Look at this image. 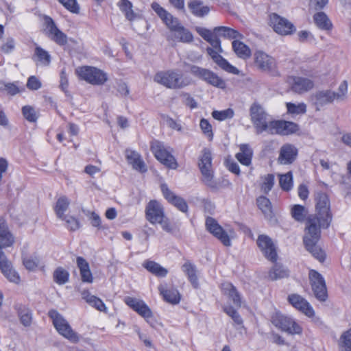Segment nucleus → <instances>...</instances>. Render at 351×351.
I'll return each mask as SVG.
<instances>
[{
	"label": "nucleus",
	"instance_id": "nucleus-1",
	"mask_svg": "<svg viewBox=\"0 0 351 351\" xmlns=\"http://www.w3.org/2000/svg\"><path fill=\"white\" fill-rule=\"evenodd\" d=\"M322 221H306L305 225V234L303 238L304 245L306 250L309 252L312 256L319 262L325 261V252L317 245L320 237V226ZM328 226V221H322Z\"/></svg>",
	"mask_w": 351,
	"mask_h": 351
},
{
	"label": "nucleus",
	"instance_id": "nucleus-2",
	"mask_svg": "<svg viewBox=\"0 0 351 351\" xmlns=\"http://www.w3.org/2000/svg\"><path fill=\"white\" fill-rule=\"evenodd\" d=\"M154 81L170 89H181L191 84V80L189 77L184 76L176 69L157 72L154 76Z\"/></svg>",
	"mask_w": 351,
	"mask_h": 351
},
{
	"label": "nucleus",
	"instance_id": "nucleus-3",
	"mask_svg": "<svg viewBox=\"0 0 351 351\" xmlns=\"http://www.w3.org/2000/svg\"><path fill=\"white\" fill-rule=\"evenodd\" d=\"M48 315L59 335L71 343H76L80 341V335L72 328L69 322L62 314L53 309L49 311Z\"/></svg>",
	"mask_w": 351,
	"mask_h": 351
},
{
	"label": "nucleus",
	"instance_id": "nucleus-4",
	"mask_svg": "<svg viewBox=\"0 0 351 351\" xmlns=\"http://www.w3.org/2000/svg\"><path fill=\"white\" fill-rule=\"evenodd\" d=\"M212 152L208 148H204L199 158L198 166L202 174V182L212 189L218 187V182L215 179L212 165Z\"/></svg>",
	"mask_w": 351,
	"mask_h": 351
},
{
	"label": "nucleus",
	"instance_id": "nucleus-5",
	"mask_svg": "<svg viewBox=\"0 0 351 351\" xmlns=\"http://www.w3.org/2000/svg\"><path fill=\"white\" fill-rule=\"evenodd\" d=\"M250 113L256 134H259L264 132L271 133L274 120L270 118L261 105L253 104L250 107Z\"/></svg>",
	"mask_w": 351,
	"mask_h": 351
},
{
	"label": "nucleus",
	"instance_id": "nucleus-6",
	"mask_svg": "<svg viewBox=\"0 0 351 351\" xmlns=\"http://www.w3.org/2000/svg\"><path fill=\"white\" fill-rule=\"evenodd\" d=\"M75 73L81 80L96 86L104 84L108 80L106 73L91 66H82L75 69Z\"/></svg>",
	"mask_w": 351,
	"mask_h": 351
},
{
	"label": "nucleus",
	"instance_id": "nucleus-7",
	"mask_svg": "<svg viewBox=\"0 0 351 351\" xmlns=\"http://www.w3.org/2000/svg\"><path fill=\"white\" fill-rule=\"evenodd\" d=\"M271 320L276 328L290 335H301L302 333V326L291 317L275 312L272 315Z\"/></svg>",
	"mask_w": 351,
	"mask_h": 351
},
{
	"label": "nucleus",
	"instance_id": "nucleus-8",
	"mask_svg": "<svg viewBox=\"0 0 351 351\" xmlns=\"http://www.w3.org/2000/svg\"><path fill=\"white\" fill-rule=\"evenodd\" d=\"M151 150L156 158L168 168L176 169L178 167L176 158L162 143L153 141Z\"/></svg>",
	"mask_w": 351,
	"mask_h": 351
},
{
	"label": "nucleus",
	"instance_id": "nucleus-9",
	"mask_svg": "<svg viewBox=\"0 0 351 351\" xmlns=\"http://www.w3.org/2000/svg\"><path fill=\"white\" fill-rule=\"evenodd\" d=\"M124 302L129 307L144 318L151 326H154L152 311L143 300L128 296L125 298Z\"/></svg>",
	"mask_w": 351,
	"mask_h": 351
},
{
	"label": "nucleus",
	"instance_id": "nucleus-10",
	"mask_svg": "<svg viewBox=\"0 0 351 351\" xmlns=\"http://www.w3.org/2000/svg\"><path fill=\"white\" fill-rule=\"evenodd\" d=\"M309 281L315 298L324 302L328 298L326 282L321 274L314 269H310L308 272Z\"/></svg>",
	"mask_w": 351,
	"mask_h": 351
},
{
	"label": "nucleus",
	"instance_id": "nucleus-11",
	"mask_svg": "<svg viewBox=\"0 0 351 351\" xmlns=\"http://www.w3.org/2000/svg\"><path fill=\"white\" fill-rule=\"evenodd\" d=\"M190 71L194 75L213 86L221 89H224L226 87V82L216 73L208 69L192 66Z\"/></svg>",
	"mask_w": 351,
	"mask_h": 351
},
{
	"label": "nucleus",
	"instance_id": "nucleus-12",
	"mask_svg": "<svg viewBox=\"0 0 351 351\" xmlns=\"http://www.w3.org/2000/svg\"><path fill=\"white\" fill-rule=\"evenodd\" d=\"M44 32L47 37L59 45H64L67 43V36L58 28L53 20L47 16L44 18Z\"/></svg>",
	"mask_w": 351,
	"mask_h": 351
},
{
	"label": "nucleus",
	"instance_id": "nucleus-13",
	"mask_svg": "<svg viewBox=\"0 0 351 351\" xmlns=\"http://www.w3.org/2000/svg\"><path fill=\"white\" fill-rule=\"evenodd\" d=\"M256 243L258 248L267 259L272 262L276 261L278 247L271 238L265 234H261L258 236Z\"/></svg>",
	"mask_w": 351,
	"mask_h": 351
},
{
	"label": "nucleus",
	"instance_id": "nucleus-14",
	"mask_svg": "<svg viewBox=\"0 0 351 351\" xmlns=\"http://www.w3.org/2000/svg\"><path fill=\"white\" fill-rule=\"evenodd\" d=\"M289 303L295 309L304 314L308 317L315 316V311L310 303L302 295L291 293L287 297Z\"/></svg>",
	"mask_w": 351,
	"mask_h": 351
},
{
	"label": "nucleus",
	"instance_id": "nucleus-15",
	"mask_svg": "<svg viewBox=\"0 0 351 351\" xmlns=\"http://www.w3.org/2000/svg\"><path fill=\"white\" fill-rule=\"evenodd\" d=\"M315 208L318 215L317 219H329L332 217L330 210V203L328 195L324 193H319L315 197Z\"/></svg>",
	"mask_w": 351,
	"mask_h": 351
},
{
	"label": "nucleus",
	"instance_id": "nucleus-16",
	"mask_svg": "<svg viewBox=\"0 0 351 351\" xmlns=\"http://www.w3.org/2000/svg\"><path fill=\"white\" fill-rule=\"evenodd\" d=\"M0 271L3 276L10 282L19 284L21 278L12 263L8 260L5 254H0Z\"/></svg>",
	"mask_w": 351,
	"mask_h": 351
},
{
	"label": "nucleus",
	"instance_id": "nucleus-17",
	"mask_svg": "<svg viewBox=\"0 0 351 351\" xmlns=\"http://www.w3.org/2000/svg\"><path fill=\"white\" fill-rule=\"evenodd\" d=\"M254 60L255 66L262 71L271 72L276 68L274 58L264 51H256L254 54Z\"/></svg>",
	"mask_w": 351,
	"mask_h": 351
},
{
	"label": "nucleus",
	"instance_id": "nucleus-18",
	"mask_svg": "<svg viewBox=\"0 0 351 351\" xmlns=\"http://www.w3.org/2000/svg\"><path fill=\"white\" fill-rule=\"evenodd\" d=\"M270 25L278 34L288 35L295 31L292 23L276 14L270 15Z\"/></svg>",
	"mask_w": 351,
	"mask_h": 351
},
{
	"label": "nucleus",
	"instance_id": "nucleus-19",
	"mask_svg": "<svg viewBox=\"0 0 351 351\" xmlns=\"http://www.w3.org/2000/svg\"><path fill=\"white\" fill-rule=\"evenodd\" d=\"M161 191L164 197L172 205L176 206L182 212H186L188 205L186 201L181 197L176 195L171 191L166 184H162L160 186Z\"/></svg>",
	"mask_w": 351,
	"mask_h": 351
},
{
	"label": "nucleus",
	"instance_id": "nucleus-20",
	"mask_svg": "<svg viewBox=\"0 0 351 351\" xmlns=\"http://www.w3.org/2000/svg\"><path fill=\"white\" fill-rule=\"evenodd\" d=\"M221 51H219V49H215L211 47L207 48L208 55L221 69L228 73L238 75L239 73V70L230 64L226 59L219 55V53Z\"/></svg>",
	"mask_w": 351,
	"mask_h": 351
},
{
	"label": "nucleus",
	"instance_id": "nucleus-21",
	"mask_svg": "<svg viewBox=\"0 0 351 351\" xmlns=\"http://www.w3.org/2000/svg\"><path fill=\"white\" fill-rule=\"evenodd\" d=\"M298 124L292 121L274 120L271 134L289 135L298 130Z\"/></svg>",
	"mask_w": 351,
	"mask_h": 351
},
{
	"label": "nucleus",
	"instance_id": "nucleus-22",
	"mask_svg": "<svg viewBox=\"0 0 351 351\" xmlns=\"http://www.w3.org/2000/svg\"><path fill=\"white\" fill-rule=\"evenodd\" d=\"M311 99L316 110H319L323 106L335 101L334 91L330 89L317 91L312 95Z\"/></svg>",
	"mask_w": 351,
	"mask_h": 351
},
{
	"label": "nucleus",
	"instance_id": "nucleus-23",
	"mask_svg": "<svg viewBox=\"0 0 351 351\" xmlns=\"http://www.w3.org/2000/svg\"><path fill=\"white\" fill-rule=\"evenodd\" d=\"M206 229L224 245H231L230 237L226 230L217 223V221H206Z\"/></svg>",
	"mask_w": 351,
	"mask_h": 351
},
{
	"label": "nucleus",
	"instance_id": "nucleus-24",
	"mask_svg": "<svg viewBox=\"0 0 351 351\" xmlns=\"http://www.w3.org/2000/svg\"><path fill=\"white\" fill-rule=\"evenodd\" d=\"M297 155L298 149L294 145L285 144L280 149L278 162L280 165H290L295 160Z\"/></svg>",
	"mask_w": 351,
	"mask_h": 351
},
{
	"label": "nucleus",
	"instance_id": "nucleus-25",
	"mask_svg": "<svg viewBox=\"0 0 351 351\" xmlns=\"http://www.w3.org/2000/svg\"><path fill=\"white\" fill-rule=\"evenodd\" d=\"M118 7L126 19L130 22L143 19L142 11L138 9L134 10L132 2L128 0H121L118 3Z\"/></svg>",
	"mask_w": 351,
	"mask_h": 351
},
{
	"label": "nucleus",
	"instance_id": "nucleus-26",
	"mask_svg": "<svg viewBox=\"0 0 351 351\" xmlns=\"http://www.w3.org/2000/svg\"><path fill=\"white\" fill-rule=\"evenodd\" d=\"M288 83L294 92L300 94L312 89L314 86L312 80L301 77H290L288 79Z\"/></svg>",
	"mask_w": 351,
	"mask_h": 351
},
{
	"label": "nucleus",
	"instance_id": "nucleus-27",
	"mask_svg": "<svg viewBox=\"0 0 351 351\" xmlns=\"http://www.w3.org/2000/svg\"><path fill=\"white\" fill-rule=\"evenodd\" d=\"M187 7L190 13L198 18L208 16L211 10L210 6L202 0H190L187 3Z\"/></svg>",
	"mask_w": 351,
	"mask_h": 351
},
{
	"label": "nucleus",
	"instance_id": "nucleus-28",
	"mask_svg": "<svg viewBox=\"0 0 351 351\" xmlns=\"http://www.w3.org/2000/svg\"><path fill=\"white\" fill-rule=\"evenodd\" d=\"M167 40L173 43H190L193 40L192 33L182 25L167 36Z\"/></svg>",
	"mask_w": 351,
	"mask_h": 351
},
{
	"label": "nucleus",
	"instance_id": "nucleus-29",
	"mask_svg": "<svg viewBox=\"0 0 351 351\" xmlns=\"http://www.w3.org/2000/svg\"><path fill=\"white\" fill-rule=\"evenodd\" d=\"M15 242V237L10 232L6 224L0 221V254H5L3 248L10 247Z\"/></svg>",
	"mask_w": 351,
	"mask_h": 351
},
{
	"label": "nucleus",
	"instance_id": "nucleus-30",
	"mask_svg": "<svg viewBox=\"0 0 351 351\" xmlns=\"http://www.w3.org/2000/svg\"><path fill=\"white\" fill-rule=\"evenodd\" d=\"M125 157L128 163L135 170L140 172H145L147 171V167L138 152L133 150H126Z\"/></svg>",
	"mask_w": 351,
	"mask_h": 351
},
{
	"label": "nucleus",
	"instance_id": "nucleus-31",
	"mask_svg": "<svg viewBox=\"0 0 351 351\" xmlns=\"http://www.w3.org/2000/svg\"><path fill=\"white\" fill-rule=\"evenodd\" d=\"M221 291L228 300H231L236 307H240L241 301L235 287L230 282H226L221 284Z\"/></svg>",
	"mask_w": 351,
	"mask_h": 351
},
{
	"label": "nucleus",
	"instance_id": "nucleus-32",
	"mask_svg": "<svg viewBox=\"0 0 351 351\" xmlns=\"http://www.w3.org/2000/svg\"><path fill=\"white\" fill-rule=\"evenodd\" d=\"M146 215L150 219H162L165 216L162 206L156 200L150 201L146 206Z\"/></svg>",
	"mask_w": 351,
	"mask_h": 351
},
{
	"label": "nucleus",
	"instance_id": "nucleus-33",
	"mask_svg": "<svg viewBox=\"0 0 351 351\" xmlns=\"http://www.w3.org/2000/svg\"><path fill=\"white\" fill-rule=\"evenodd\" d=\"M77 266L80 270L82 280L84 282L92 283L93 277L88 263L82 257H77Z\"/></svg>",
	"mask_w": 351,
	"mask_h": 351
},
{
	"label": "nucleus",
	"instance_id": "nucleus-34",
	"mask_svg": "<svg viewBox=\"0 0 351 351\" xmlns=\"http://www.w3.org/2000/svg\"><path fill=\"white\" fill-rule=\"evenodd\" d=\"M158 289L164 300L167 302L173 304H176L180 302L181 297L179 291L176 289H167L166 285H160Z\"/></svg>",
	"mask_w": 351,
	"mask_h": 351
},
{
	"label": "nucleus",
	"instance_id": "nucleus-35",
	"mask_svg": "<svg viewBox=\"0 0 351 351\" xmlns=\"http://www.w3.org/2000/svg\"><path fill=\"white\" fill-rule=\"evenodd\" d=\"M82 297L90 306L101 312H106L107 308L103 301L99 298L90 294L88 291H83Z\"/></svg>",
	"mask_w": 351,
	"mask_h": 351
},
{
	"label": "nucleus",
	"instance_id": "nucleus-36",
	"mask_svg": "<svg viewBox=\"0 0 351 351\" xmlns=\"http://www.w3.org/2000/svg\"><path fill=\"white\" fill-rule=\"evenodd\" d=\"M143 266L152 274L158 277H165L168 274V270L166 268L152 261H145L143 263Z\"/></svg>",
	"mask_w": 351,
	"mask_h": 351
},
{
	"label": "nucleus",
	"instance_id": "nucleus-37",
	"mask_svg": "<svg viewBox=\"0 0 351 351\" xmlns=\"http://www.w3.org/2000/svg\"><path fill=\"white\" fill-rule=\"evenodd\" d=\"M252 150L247 145H241L239 152L236 154L237 159L243 165L251 164Z\"/></svg>",
	"mask_w": 351,
	"mask_h": 351
},
{
	"label": "nucleus",
	"instance_id": "nucleus-38",
	"mask_svg": "<svg viewBox=\"0 0 351 351\" xmlns=\"http://www.w3.org/2000/svg\"><path fill=\"white\" fill-rule=\"evenodd\" d=\"M233 50L237 56L242 59H247L251 56L250 47L239 40H234L232 43Z\"/></svg>",
	"mask_w": 351,
	"mask_h": 351
},
{
	"label": "nucleus",
	"instance_id": "nucleus-39",
	"mask_svg": "<svg viewBox=\"0 0 351 351\" xmlns=\"http://www.w3.org/2000/svg\"><path fill=\"white\" fill-rule=\"evenodd\" d=\"M315 25L321 29L330 30L332 25L327 15L322 12H317L313 16Z\"/></svg>",
	"mask_w": 351,
	"mask_h": 351
},
{
	"label": "nucleus",
	"instance_id": "nucleus-40",
	"mask_svg": "<svg viewBox=\"0 0 351 351\" xmlns=\"http://www.w3.org/2000/svg\"><path fill=\"white\" fill-rule=\"evenodd\" d=\"M182 271L188 276L189 280L195 288L199 286L197 271L194 265L190 263H185L182 265Z\"/></svg>",
	"mask_w": 351,
	"mask_h": 351
},
{
	"label": "nucleus",
	"instance_id": "nucleus-41",
	"mask_svg": "<svg viewBox=\"0 0 351 351\" xmlns=\"http://www.w3.org/2000/svg\"><path fill=\"white\" fill-rule=\"evenodd\" d=\"M287 112L292 117L304 114L306 112V105L304 103H286Z\"/></svg>",
	"mask_w": 351,
	"mask_h": 351
},
{
	"label": "nucleus",
	"instance_id": "nucleus-42",
	"mask_svg": "<svg viewBox=\"0 0 351 351\" xmlns=\"http://www.w3.org/2000/svg\"><path fill=\"white\" fill-rule=\"evenodd\" d=\"M24 90V87L23 86H19L18 82L14 83H6L5 82L0 81V90L4 91L10 95H14Z\"/></svg>",
	"mask_w": 351,
	"mask_h": 351
},
{
	"label": "nucleus",
	"instance_id": "nucleus-43",
	"mask_svg": "<svg viewBox=\"0 0 351 351\" xmlns=\"http://www.w3.org/2000/svg\"><path fill=\"white\" fill-rule=\"evenodd\" d=\"M214 33L216 36L227 37L228 38H241V34L237 30L225 26H220L214 28Z\"/></svg>",
	"mask_w": 351,
	"mask_h": 351
},
{
	"label": "nucleus",
	"instance_id": "nucleus-44",
	"mask_svg": "<svg viewBox=\"0 0 351 351\" xmlns=\"http://www.w3.org/2000/svg\"><path fill=\"white\" fill-rule=\"evenodd\" d=\"M275 183V178L273 174H266L260 178L259 186L264 193H267L271 190Z\"/></svg>",
	"mask_w": 351,
	"mask_h": 351
},
{
	"label": "nucleus",
	"instance_id": "nucleus-45",
	"mask_svg": "<svg viewBox=\"0 0 351 351\" xmlns=\"http://www.w3.org/2000/svg\"><path fill=\"white\" fill-rule=\"evenodd\" d=\"M279 184L282 191H290L293 187L292 172L289 171L285 174L279 175Z\"/></svg>",
	"mask_w": 351,
	"mask_h": 351
},
{
	"label": "nucleus",
	"instance_id": "nucleus-46",
	"mask_svg": "<svg viewBox=\"0 0 351 351\" xmlns=\"http://www.w3.org/2000/svg\"><path fill=\"white\" fill-rule=\"evenodd\" d=\"M69 204L70 201L66 196H61L58 199L54 207V210L58 217L62 218L63 217Z\"/></svg>",
	"mask_w": 351,
	"mask_h": 351
},
{
	"label": "nucleus",
	"instance_id": "nucleus-47",
	"mask_svg": "<svg viewBox=\"0 0 351 351\" xmlns=\"http://www.w3.org/2000/svg\"><path fill=\"white\" fill-rule=\"evenodd\" d=\"M152 224L158 225L163 230L169 233H176L179 226L175 221H150Z\"/></svg>",
	"mask_w": 351,
	"mask_h": 351
},
{
	"label": "nucleus",
	"instance_id": "nucleus-48",
	"mask_svg": "<svg viewBox=\"0 0 351 351\" xmlns=\"http://www.w3.org/2000/svg\"><path fill=\"white\" fill-rule=\"evenodd\" d=\"M35 56L38 63L42 66H48L51 62V56L49 53L41 48L36 47L35 48Z\"/></svg>",
	"mask_w": 351,
	"mask_h": 351
},
{
	"label": "nucleus",
	"instance_id": "nucleus-49",
	"mask_svg": "<svg viewBox=\"0 0 351 351\" xmlns=\"http://www.w3.org/2000/svg\"><path fill=\"white\" fill-rule=\"evenodd\" d=\"M341 351H351V328L345 331L340 337Z\"/></svg>",
	"mask_w": 351,
	"mask_h": 351
},
{
	"label": "nucleus",
	"instance_id": "nucleus-50",
	"mask_svg": "<svg viewBox=\"0 0 351 351\" xmlns=\"http://www.w3.org/2000/svg\"><path fill=\"white\" fill-rule=\"evenodd\" d=\"M69 278V272L62 267L57 268L53 273L54 281L61 285L68 282Z\"/></svg>",
	"mask_w": 351,
	"mask_h": 351
},
{
	"label": "nucleus",
	"instance_id": "nucleus-51",
	"mask_svg": "<svg viewBox=\"0 0 351 351\" xmlns=\"http://www.w3.org/2000/svg\"><path fill=\"white\" fill-rule=\"evenodd\" d=\"M289 275L288 270L281 266V265H276L273 267V269L269 273V277L271 280H277L279 278H282L287 277Z\"/></svg>",
	"mask_w": 351,
	"mask_h": 351
},
{
	"label": "nucleus",
	"instance_id": "nucleus-52",
	"mask_svg": "<svg viewBox=\"0 0 351 351\" xmlns=\"http://www.w3.org/2000/svg\"><path fill=\"white\" fill-rule=\"evenodd\" d=\"M234 114V110L232 108H228L223 110H214L212 112V117L217 121H225L233 117Z\"/></svg>",
	"mask_w": 351,
	"mask_h": 351
},
{
	"label": "nucleus",
	"instance_id": "nucleus-53",
	"mask_svg": "<svg viewBox=\"0 0 351 351\" xmlns=\"http://www.w3.org/2000/svg\"><path fill=\"white\" fill-rule=\"evenodd\" d=\"M162 21L170 30V33H172L182 25L179 20L169 12L162 19Z\"/></svg>",
	"mask_w": 351,
	"mask_h": 351
},
{
	"label": "nucleus",
	"instance_id": "nucleus-54",
	"mask_svg": "<svg viewBox=\"0 0 351 351\" xmlns=\"http://www.w3.org/2000/svg\"><path fill=\"white\" fill-rule=\"evenodd\" d=\"M348 93V83L343 81L339 86L337 91H334V97L336 101H343L346 98Z\"/></svg>",
	"mask_w": 351,
	"mask_h": 351
},
{
	"label": "nucleus",
	"instance_id": "nucleus-55",
	"mask_svg": "<svg viewBox=\"0 0 351 351\" xmlns=\"http://www.w3.org/2000/svg\"><path fill=\"white\" fill-rule=\"evenodd\" d=\"M199 127L204 133V134L210 141L213 138V132L212 130V125L206 119H202L199 123Z\"/></svg>",
	"mask_w": 351,
	"mask_h": 351
},
{
	"label": "nucleus",
	"instance_id": "nucleus-56",
	"mask_svg": "<svg viewBox=\"0 0 351 351\" xmlns=\"http://www.w3.org/2000/svg\"><path fill=\"white\" fill-rule=\"evenodd\" d=\"M23 265L29 270H35L39 264V259L36 256H27L23 258Z\"/></svg>",
	"mask_w": 351,
	"mask_h": 351
},
{
	"label": "nucleus",
	"instance_id": "nucleus-57",
	"mask_svg": "<svg viewBox=\"0 0 351 351\" xmlns=\"http://www.w3.org/2000/svg\"><path fill=\"white\" fill-rule=\"evenodd\" d=\"M22 112L24 117L30 122L36 121L38 118L34 108L30 106H23Z\"/></svg>",
	"mask_w": 351,
	"mask_h": 351
},
{
	"label": "nucleus",
	"instance_id": "nucleus-58",
	"mask_svg": "<svg viewBox=\"0 0 351 351\" xmlns=\"http://www.w3.org/2000/svg\"><path fill=\"white\" fill-rule=\"evenodd\" d=\"M256 202L258 207L263 213L271 212V202L267 198L264 196H261L257 198Z\"/></svg>",
	"mask_w": 351,
	"mask_h": 351
},
{
	"label": "nucleus",
	"instance_id": "nucleus-59",
	"mask_svg": "<svg viewBox=\"0 0 351 351\" xmlns=\"http://www.w3.org/2000/svg\"><path fill=\"white\" fill-rule=\"evenodd\" d=\"M306 210L304 206L296 204L291 208V216L294 219H302L306 215Z\"/></svg>",
	"mask_w": 351,
	"mask_h": 351
},
{
	"label": "nucleus",
	"instance_id": "nucleus-60",
	"mask_svg": "<svg viewBox=\"0 0 351 351\" xmlns=\"http://www.w3.org/2000/svg\"><path fill=\"white\" fill-rule=\"evenodd\" d=\"M58 1L71 12L77 13L79 12V7L76 0H58Z\"/></svg>",
	"mask_w": 351,
	"mask_h": 351
},
{
	"label": "nucleus",
	"instance_id": "nucleus-61",
	"mask_svg": "<svg viewBox=\"0 0 351 351\" xmlns=\"http://www.w3.org/2000/svg\"><path fill=\"white\" fill-rule=\"evenodd\" d=\"M224 311L232 318V319L234 321L235 323L238 324H242V319L240 317V315L238 314V313L236 311V310L228 305H226L223 308Z\"/></svg>",
	"mask_w": 351,
	"mask_h": 351
},
{
	"label": "nucleus",
	"instance_id": "nucleus-62",
	"mask_svg": "<svg viewBox=\"0 0 351 351\" xmlns=\"http://www.w3.org/2000/svg\"><path fill=\"white\" fill-rule=\"evenodd\" d=\"M41 86H42L41 82L36 76L32 75V76H30L27 79V87L29 90H38L41 87Z\"/></svg>",
	"mask_w": 351,
	"mask_h": 351
},
{
	"label": "nucleus",
	"instance_id": "nucleus-63",
	"mask_svg": "<svg viewBox=\"0 0 351 351\" xmlns=\"http://www.w3.org/2000/svg\"><path fill=\"white\" fill-rule=\"evenodd\" d=\"M298 195L300 199L305 201L309 195L308 186L306 184L302 183L298 186Z\"/></svg>",
	"mask_w": 351,
	"mask_h": 351
},
{
	"label": "nucleus",
	"instance_id": "nucleus-64",
	"mask_svg": "<svg viewBox=\"0 0 351 351\" xmlns=\"http://www.w3.org/2000/svg\"><path fill=\"white\" fill-rule=\"evenodd\" d=\"M195 30L206 41L211 40V38L215 35L214 31L211 32L210 30L202 27H196Z\"/></svg>",
	"mask_w": 351,
	"mask_h": 351
}]
</instances>
